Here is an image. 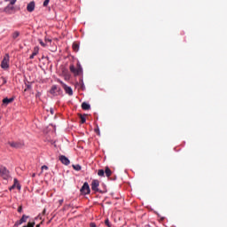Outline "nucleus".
I'll use <instances>...</instances> for the list:
<instances>
[{"label":"nucleus","mask_w":227,"mask_h":227,"mask_svg":"<svg viewBox=\"0 0 227 227\" xmlns=\"http://www.w3.org/2000/svg\"><path fill=\"white\" fill-rule=\"evenodd\" d=\"M69 70L74 75H81V74H82V67H81V63L79 62L77 63V67L74 65H70Z\"/></svg>","instance_id":"1"},{"label":"nucleus","mask_w":227,"mask_h":227,"mask_svg":"<svg viewBox=\"0 0 227 227\" xmlns=\"http://www.w3.org/2000/svg\"><path fill=\"white\" fill-rule=\"evenodd\" d=\"M1 68L8 70L10 68V54H5L1 63Z\"/></svg>","instance_id":"2"},{"label":"nucleus","mask_w":227,"mask_h":227,"mask_svg":"<svg viewBox=\"0 0 227 227\" xmlns=\"http://www.w3.org/2000/svg\"><path fill=\"white\" fill-rule=\"evenodd\" d=\"M0 176L4 178V180H8L10 178V171L6 167L0 166Z\"/></svg>","instance_id":"3"},{"label":"nucleus","mask_w":227,"mask_h":227,"mask_svg":"<svg viewBox=\"0 0 227 227\" xmlns=\"http://www.w3.org/2000/svg\"><path fill=\"white\" fill-rule=\"evenodd\" d=\"M50 93L55 96L61 95V88L57 85H52L51 89L50 90Z\"/></svg>","instance_id":"4"},{"label":"nucleus","mask_w":227,"mask_h":227,"mask_svg":"<svg viewBox=\"0 0 227 227\" xmlns=\"http://www.w3.org/2000/svg\"><path fill=\"white\" fill-rule=\"evenodd\" d=\"M81 192L82 194H90V192H91V190L90 189V184H88V183H84L83 185L81 188Z\"/></svg>","instance_id":"5"},{"label":"nucleus","mask_w":227,"mask_h":227,"mask_svg":"<svg viewBox=\"0 0 227 227\" xmlns=\"http://www.w3.org/2000/svg\"><path fill=\"white\" fill-rule=\"evenodd\" d=\"M100 186V181L94 179L91 183V189L95 192H98V187Z\"/></svg>","instance_id":"6"},{"label":"nucleus","mask_w":227,"mask_h":227,"mask_svg":"<svg viewBox=\"0 0 227 227\" xmlns=\"http://www.w3.org/2000/svg\"><path fill=\"white\" fill-rule=\"evenodd\" d=\"M27 219H29V216L23 215L22 217L14 223V226H20V224H23V223H27Z\"/></svg>","instance_id":"7"},{"label":"nucleus","mask_w":227,"mask_h":227,"mask_svg":"<svg viewBox=\"0 0 227 227\" xmlns=\"http://www.w3.org/2000/svg\"><path fill=\"white\" fill-rule=\"evenodd\" d=\"M60 84H62L66 93H67V95L72 96L74 95V90H72V88L67 86V84H65L63 82H60Z\"/></svg>","instance_id":"8"},{"label":"nucleus","mask_w":227,"mask_h":227,"mask_svg":"<svg viewBox=\"0 0 227 227\" xmlns=\"http://www.w3.org/2000/svg\"><path fill=\"white\" fill-rule=\"evenodd\" d=\"M59 160H60V162H62L65 166H68L70 164V160H68L65 155H60L59 157Z\"/></svg>","instance_id":"9"},{"label":"nucleus","mask_w":227,"mask_h":227,"mask_svg":"<svg viewBox=\"0 0 227 227\" xmlns=\"http://www.w3.org/2000/svg\"><path fill=\"white\" fill-rule=\"evenodd\" d=\"M35 1L30 2L27 5V12H29L30 13L35 12Z\"/></svg>","instance_id":"10"},{"label":"nucleus","mask_w":227,"mask_h":227,"mask_svg":"<svg viewBox=\"0 0 227 227\" xmlns=\"http://www.w3.org/2000/svg\"><path fill=\"white\" fill-rule=\"evenodd\" d=\"M82 109H83V111H90V109H91V106L86 102H83L82 104Z\"/></svg>","instance_id":"11"},{"label":"nucleus","mask_w":227,"mask_h":227,"mask_svg":"<svg viewBox=\"0 0 227 227\" xmlns=\"http://www.w3.org/2000/svg\"><path fill=\"white\" fill-rule=\"evenodd\" d=\"M13 100H14L13 98H5L3 99V104H4V106H8V104H12Z\"/></svg>","instance_id":"12"},{"label":"nucleus","mask_w":227,"mask_h":227,"mask_svg":"<svg viewBox=\"0 0 227 227\" xmlns=\"http://www.w3.org/2000/svg\"><path fill=\"white\" fill-rule=\"evenodd\" d=\"M105 175H106V176H107V178H109L111 176V175H113V171H111L109 167H106Z\"/></svg>","instance_id":"13"},{"label":"nucleus","mask_w":227,"mask_h":227,"mask_svg":"<svg viewBox=\"0 0 227 227\" xmlns=\"http://www.w3.org/2000/svg\"><path fill=\"white\" fill-rule=\"evenodd\" d=\"M38 51H39L38 47H35L34 48V51H33V53L29 57L30 59H34L35 56L38 55Z\"/></svg>","instance_id":"14"},{"label":"nucleus","mask_w":227,"mask_h":227,"mask_svg":"<svg viewBox=\"0 0 227 227\" xmlns=\"http://www.w3.org/2000/svg\"><path fill=\"white\" fill-rule=\"evenodd\" d=\"M9 145L12 148H20V144L17 142H9Z\"/></svg>","instance_id":"15"},{"label":"nucleus","mask_w":227,"mask_h":227,"mask_svg":"<svg viewBox=\"0 0 227 227\" xmlns=\"http://www.w3.org/2000/svg\"><path fill=\"white\" fill-rule=\"evenodd\" d=\"M15 185H17V189L20 191V184H19V181L14 179V184L11 187V189H15Z\"/></svg>","instance_id":"16"},{"label":"nucleus","mask_w":227,"mask_h":227,"mask_svg":"<svg viewBox=\"0 0 227 227\" xmlns=\"http://www.w3.org/2000/svg\"><path fill=\"white\" fill-rule=\"evenodd\" d=\"M19 36H20V32H19V31H15V32L12 34V38H13V40H16V38H19Z\"/></svg>","instance_id":"17"},{"label":"nucleus","mask_w":227,"mask_h":227,"mask_svg":"<svg viewBox=\"0 0 227 227\" xmlns=\"http://www.w3.org/2000/svg\"><path fill=\"white\" fill-rule=\"evenodd\" d=\"M72 167L74 169V171H81V169H82V167L79 164L73 165Z\"/></svg>","instance_id":"18"},{"label":"nucleus","mask_w":227,"mask_h":227,"mask_svg":"<svg viewBox=\"0 0 227 227\" xmlns=\"http://www.w3.org/2000/svg\"><path fill=\"white\" fill-rule=\"evenodd\" d=\"M73 51H74V52H77L79 51V44L74 43H73Z\"/></svg>","instance_id":"19"},{"label":"nucleus","mask_w":227,"mask_h":227,"mask_svg":"<svg viewBox=\"0 0 227 227\" xmlns=\"http://www.w3.org/2000/svg\"><path fill=\"white\" fill-rule=\"evenodd\" d=\"M98 176H104V175H106L105 170L104 169H99L98 171Z\"/></svg>","instance_id":"20"},{"label":"nucleus","mask_w":227,"mask_h":227,"mask_svg":"<svg viewBox=\"0 0 227 227\" xmlns=\"http://www.w3.org/2000/svg\"><path fill=\"white\" fill-rule=\"evenodd\" d=\"M105 224H106V226H107V227H113V226L111 225V223H109V219H108V218L106 219Z\"/></svg>","instance_id":"21"},{"label":"nucleus","mask_w":227,"mask_h":227,"mask_svg":"<svg viewBox=\"0 0 227 227\" xmlns=\"http://www.w3.org/2000/svg\"><path fill=\"white\" fill-rule=\"evenodd\" d=\"M38 42H39L40 45H42V47L47 46V44H45V43H43V41L42 39H39Z\"/></svg>","instance_id":"22"},{"label":"nucleus","mask_w":227,"mask_h":227,"mask_svg":"<svg viewBox=\"0 0 227 227\" xmlns=\"http://www.w3.org/2000/svg\"><path fill=\"white\" fill-rule=\"evenodd\" d=\"M81 118V123H86V118L82 115H80Z\"/></svg>","instance_id":"23"},{"label":"nucleus","mask_w":227,"mask_h":227,"mask_svg":"<svg viewBox=\"0 0 227 227\" xmlns=\"http://www.w3.org/2000/svg\"><path fill=\"white\" fill-rule=\"evenodd\" d=\"M25 227H35V222H29L27 225H25Z\"/></svg>","instance_id":"24"},{"label":"nucleus","mask_w":227,"mask_h":227,"mask_svg":"<svg viewBox=\"0 0 227 227\" xmlns=\"http://www.w3.org/2000/svg\"><path fill=\"white\" fill-rule=\"evenodd\" d=\"M51 2V0H45L43 4V6H48L49 5V3Z\"/></svg>","instance_id":"25"},{"label":"nucleus","mask_w":227,"mask_h":227,"mask_svg":"<svg viewBox=\"0 0 227 227\" xmlns=\"http://www.w3.org/2000/svg\"><path fill=\"white\" fill-rule=\"evenodd\" d=\"M28 90H31V84H27L24 91H28Z\"/></svg>","instance_id":"26"},{"label":"nucleus","mask_w":227,"mask_h":227,"mask_svg":"<svg viewBox=\"0 0 227 227\" xmlns=\"http://www.w3.org/2000/svg\"><path fill=\"white\" fill-rule=\"evenodd\" d=\"M42 169H45V171H47V170L49 169V167H47L46 165H43V166L42 167Z\"/></svg>","instance_id":"27"},{"label":"nucleus","mask_w":227,"mask_h":227,"mask_svg":"<svg viewBox=\"0 0 227 227\" xmlns=\"http://www.w3.org/2000/svg\"><path fill=\"white\" fill-rule=\"evenodd\" d=\"M15 3H17V0H11L10 4L13 5V4H15Z\"/></svg>","instance_id":"28"},{"label":"nucleus","mask_w":227,"mask_h":227,"mask_svg":"<svg viewBox=\"0 0 227 227\" xmlns=\"http://www.w3.org/2000/svg\"><path fill=\"white\" fill-rule=\"evenodd\" d=\"M3 84H6V78L2 77Z\"/></svg>","instance_id":"29"},{"label":"nucleus","mask_w":227,"mask_h":227,"mask_svg":"<svg viewBox=\"0 0 227 227\" xmlns=\"http://www.w3.org/2000/svg\"><path fill=\"white\" fill-rule=\"evenodd\" d=\"M18 212H22V206H20L19 207H18Z\"/></svg>","instance_id":"30"},{"label":"nucleus","mask_w":227,"mask_h":227,"mask_svg":"<svg viewBox=\"0 0 227 227\" xmlns=\"http://www.w3.org/2000/svg\"><path fill=\"white\" fill-rule=\"evenodd\" d=\"M90 227H97V224H95V223H90Z\"/></svg>","instance_id":"31"},{"label":"nucleus","mask_w":227,"mask_h":227,"mask_svg":"<svg viewBox=\"0 0 227 227\" xmlns=\"http://www.w3.org/2000/svg\"><path fill=\"white\" fill-rule=\"evenodd\" d=\"M63 201H64L63 199L59 200V205H63Z\"/></svg>","instance_id":"32"},{"label":"nucleus","mask_w":227,"mask_h":227,"mask_svg":"<svg viewBox=\"0 0 227 227\" xmlns=\"http://www.w3.org/2000/svg\"><path fill=\"white\" fill-rule=\"evenodd\" d=\"M46 209L43 210V215H45Z\"/></svg>","instance_id":"33"},{"label":"nucleus","mask_w":227,"mask_h":227,"mask_svg":"<svg viewBox=\"0 0 227 227\" xmlns=\"http://www.w3.org/2000/svg\"><path fill=\"white\" fill-rule=\"evenodd\" d=\"M51 114H54V110L51 109Z\"/></svg>","instance_id":"34"},{"label":"nucleus","mask_w":227,"mask_h":227,"mask_svg":"<svg viewBox=\"0 0 227 227\" xmlns=\"http://www.w3.org/2000/svg\"><path fill=\"white\" fill-rule=\"evenodd\" d=\"M36 227H40V224H37Z\"/></svg>","instance_id":"35"},{"label":"nucleus","mask_w":227,"mask_h":227,"mask_svg":"<svg viewBox=\"0 0 227 227\" xmlns=\"http://www.w3.org/2000/svg\"><path fill=\"white\" fill-rule=\"evenodd\" d=\"M98 133L100 134L99 130L98 129Z\"/></svg>","instance_id":"36"},{"label":"nucleus","mask_w":227,"mask_h":227,"mask_svg":"<svg viewBox=\"0 0 227 227\" xmlns=\"http://www.w3.org/2000/svg\"><path fill=\"white\" fill-rule=\"evenodd\" d=\"M48 42H51V40L48 39Z\"/></svg>","instance_id":"37"},{"label":"nucleus","mask_w":227,"mask_h":227,"mask_svg":"<svg viewBox=\"0 0 227 227\" xmlns=\"http://www.w3.org/2000/svg\"><path fill=\"white\" fill-rule=\"evenodd\" d=\"M5 1H10V0H5Z\"/></svg>","instance_id":"38"},{"label":"nucleus","mask_w":227,"mask_h":227,"mask_svg":"<svg viewBox=\"0 0 227 227\" xmlns=\"http://www.w3.org/2000/svg\"><path fill=\"white\" fill-rule=\"evenodd\" d=\"M33 176H35V174L33 175Z\"/></svg>","instance_id":"39"}]
</instances>
